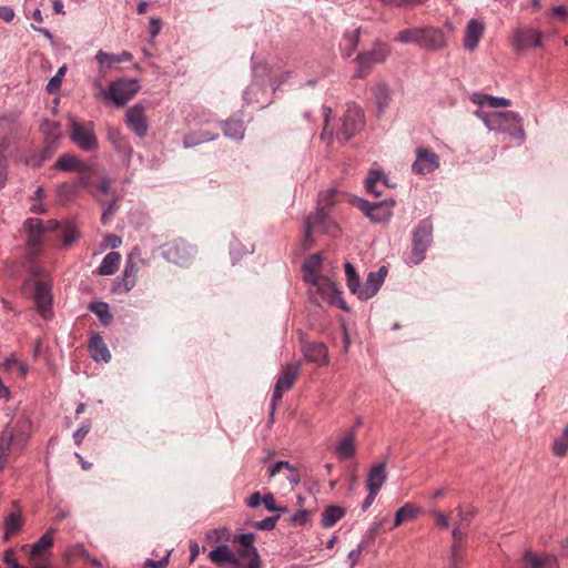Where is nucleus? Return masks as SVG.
<instances>
[{"instance_id":"nucleus-24","label":"nucleus","mask_w":568,"mask_h":568,"mask_svg":"<svg viewBox=\"0 0 568 568\" xmlns=\"http://www.w3.org/2000/svg\"><path fill=\"white\" fill-rule=\"evenodd\" d=\"M108 140L116 150V152L125 155L128 160L131 159L133 150L118 129L110 128L108 130Z\"/></svg>"},{"instance_id":"nucleus-45","label":"nucleus","mask_w":568,"mask_h":568,"mask_svg":"<svg viewBox=\"0 0 568 568\" xmlns=\"http://www.w3.org/2000/svg\"><path fill=\"white\" fill-rule=\"evenodd\" d=\"M41 131L45 134V142H55L60 136V125L53 121H44Z\"/></svg>"},{"instance_id":"nucleus-34","label":"nucleus","mask_w":568,"mask_h":568,"mask_svg":"<svg viewBox=\"0 0 568 568\" xmlns=\"http://www.w3.org/2000/svg\"><path fill=\"white\" fill-rule=\"evenodd\" d=\"M374 95L377 104V112L378 114H382L390 103V91L387 85L379 84L376 87Z\"/></svg>"},{"instance_id":"nucleus-8","label":"nucleus","mask_w":568,"mask_h":568,"mask_svg":"<svg viewBox=\"0 0 568 568\" xmlns=\"http://www.w3.org/2000/svg\"><path fill=\"white\" fill-rule=\"evenodd\" d=\"M301 363H290L282 367L281 373L277 376L275 387L272 395V410L273 416L275 407L282 400L283 393L288 392L300 374Z\"/></svg>"},{"instance_id":"nucleus-41","label":"nucleus","mask_w":568,"mask_h":568,"mask_svg":"<svg viewBox=\"0 0 568 568\" xmlns=\"http://www.w3.org/2000/svg\"><path fill=\"white\" fill-rule=\"evenodd\" d=\"M345 274H346V282H347V286H348L349 291L356 295L357 291L359 288V285H361V281H359V276L356 273L355 267L349 262H347L345 264Z\"/></svg>"},{"instance_id":"nucleus-53","label":"nucleus","mask_w":568,"mask_h":568,"mask_svg":"<svg viewBox=\"0 0 568 568\" xmlns=\"http://www.w3.org/2000/svg\"><path fill=\"white\" fill-rule=\"evenodd\" d=\"M359 40V29H356L354 32L345 36L346 45L348 48V51L346 53L347 57H349L353 51L357 48Z\"/></svg>"},{"instance_id":"nucleus-43","label":"nucleus","mask_w":568,"mask_h":568,"mask_svg":"<svg viewBox=\"0 0 568 568\" xmlns=\"http://www.w3.org/2000/svg\"><path fill=\"white\" fill-rule=\"evenodd\" d=\"M138 272V266L133 263V252L129 255L123 276H124V285L126 290H130L135 282V274Z\"/></svg>"},{"instance_id":"nucleus-56","label":"nucleus","mask_w":568,"mask_h":568,"mask_svg":"<svg viewBox=\"0 0 568 568\" xmlns=\"http://www.w3.org/2000/svg\"><path fill=\"white\" fill-rule=\"evenodd\" d=\"M465 529L460 526H455V528L452 531V536L454 539V546H453V556H457V542L462 541L465 537Z\"/></svg>"},{"instance_id":"nucleus-17","label":"nucleus","mask_w":568,"mask_h":568,"mask_svg":"<svg viewBox=\"0 0 568 568\" xmlns=\"http://www.w3.org/2000/svg\"><path fill=\"white\" fill-rule=\"evenodd\" d=\"M420 47L427 50H437L446 44L445 33L439 28H422Z\"/></svg>"},{"instance_id":"nucleus-28","label":"nucleus","mask_w":568,"mask_h":568,"mask_svg":"<svg viewBox=\"0 0 568 568\" xmlns=\"http://www.w3.org/2000/svg\"><path fill=\"white\" fill-rule=\"evenodd\" d=\"M379 183L384 186H387V178L384 175V173L377 170L369 171L365 181V187L367 192L374 194L375 196L382 195L383 190L378 187Z\"/></svg>"},{"instance_id":"nucleus-60","label":"nucleus","mask_w":568,"mask_h":568,"mask_svg":"<svg viewBox=\"0 0 568 568\" xmlns=\"http://www.w3.org/2000/svg\"><path fill=\"white\" fill-rule=\"evenodd\" d=\"M199 144H201V141H200L197 132H193V133L186 134L183 138V146L185 149L193 148V146H196Z\"/></svg>"},{"instance_id":"nucleus-5","label":"nucleus","mask_w":568,"mask_h":568,"mask_svg":"<svg viewBox=\"0 0 568 568\" xmlns=\"http://www.w3.org/2000/svg\"><path fill=\"white\" fill-rule=\"evenodd\" d=\"M433 242V224L429 220H423L413 232L410 263L419 264L425 258L427 248Z\"/></svg>"},{"instance_id":"nucleus-51","label":"nucleus","mask_w":568,"mask_h":568,"mask_svg":"<svg viewBox=\"0 0 568 568\" xmlns=\"http://www.w3.org/2000/svg\"><path fill=\"white\" fill-rule=\"evenodd\" d=\"M552 453L558 457H564L568 453V439L562 436L555 439Z\"/></svg>"},{"instance_id":"nucleus-36","label":"nucleus","mask_w":568,"mask_h":568,"mask_svg":"<svg viewBox=\"0 0 568 568\" xmlns=\"http://www.w3.org/2000/svg\"><path fill=\"white\" fill-rule=\"evenodd\" d=\"M89 310L93 312L100 320L101 324L106 326L112 322V315L109 305L104 302H93L89 304Z\"/></svg>"},{"instance_id":"nucleus-46","label":"nucleus","mask_w":568,"mask_h":568,"mask_svg":"<svg viewBox=\"0 0 568 568\" xmlns=\"http://www.w3.org/2000/svg\"><path fill=\"white\" fill-rule=\"evenodd\" d=\"M322 267V256L320 253L311 255L304 261L302 270L304 273H317Z\"/></svg>"},{"instance_id":"nucleus-64","label":"nucleus","mask_w":568,"mask_h":568,"mask_svg":"<svg viewBox=\"0 0 568 568\" xmlns=\"http://www.w3.org/2000/svg\"><path fill=\"white\" fill-rule=\"evenodd\" d=\"M262 503L264 504L265 508L268 511L277 510V506H276L275 498H274L273 494H271V493L265 494L262 498Z\"/></svg>"},{"instance_id":"nucleus-50","label":"nucleus","mask_w":568,"mask_h":568,"mask_svg":"<svg viewBox=\"0 0 568 568\" xmlns=\"http://www.w3.org/2000/svg\"><path fill=\"white\" fill-rule=\"evenodd\" d=\"M280 516L267 517L260 521H254L252 526L258 530H273L276 526Z\"/></svg>"},{"instance_id":"nucleus-22","label":"nucleus","mask_w":568,"mask_h":568,"mask_svg":"<svg viewBox=\"0 0 568 568\" xmlns=\"http://www.w3.org/2000/svg\"><path fill=\"white\" fill-rule=\"evenodd\" d=\"M484 33V24L481 22H479L478 20H475V19H471L467 27H466V31H465V40H464V45L466 49L468 50H474L481 36Z\"/></svg>"},{"instance_id":"nucleus-59","label":"nucleus","mask_w":568,"mask_h":568,"mask_svg":"<svg viewBox=\"0 0 568 568\" xmlns=\"http://www.w3.org/2000/svg\"><path fill=\"white\" fill-rule=\"evenodd\" d=\"M365 548V540H362V542L348 554V559L351 560L352 568L357 564L358 558Z\"/></svg>"},{"instance_id":"nucleus-62","label":"nucleus","mask_w":568,"mask_h":568,"mask_svg":"<svg viewBox=\"0 0 568 568\" xmlns=\"http://www.w3.org/2000/svg\"><path fill=\"white\" fill-rule=\"evenodd\" d=\"M169 556H170V554H168L165 557H163L160 560L148 559L145 561L144 566L146 568H165L169 564Z\"/></svg>"},{"instance_id":"nucleus-32","label":"nucleus","mask_w":568,"mask_h":568,"mask_svg":"<svg viewBox=\"0 0 568 568\" xmlns=\"http://www.w3.org/2000/svg\"><path fill=\"white\" fill-rule=\"evenodd\" d=\"M120 260H121V255L118 252L108 253L99 266V274H101V275L114 274L119 267Z\"/></svg>"},{"instance_id":"nucleus-7","label":"nucleus","mask_w":568,"mask_h":568,"mask_svg":"<svg viewBox=\"0 0 568 568\" xmlns=\"http://www.w3.org/2000/svg\"><path fill=\"white\" fill-rule=\"evenodd\" d=\"M140 90L135 79H121L111 83L109 91L102 90L105 100H111L116 106H124Z\"/></svg>"},{"instance_id":"nucleus-23","label":"nucleus","mask_w":568,"mask_h":568,"mask_svg":"<svg viewBox=\"0 0 568 568\" xmlns=\"http://www.w3.org/2000/svg\"><path fill=\"white\" fill-rule=\"evenodd\" d=\"M209 558L211 561L215 564L227 562L235 567H241V560L235 556V554L226 545H221L213 549L209 554Z\"/></svg>"},{"instance_id":"nucleus-35","label":"nucleus","mask_w":568,"mask_h":568,"mask_svg":"<svg viewBox=\"0 0 568 568\" xmlns=\"http://www.w3.org/2000/svg\"><path fill=\"white\" fill-rule=\"evenodd\" d=\"M239 559H250V562L247 565H243L241 562V567H237V568H261L262 567V561H261V557L258 555V551L256 549V547H250V548H243L240 552H239Z\"/></svg>"},{"instance_id":"nucleus-3","label":"nucleus","mask_w":568,"mask_h":568,"mask_svg":"<svg viewBox=\"0 0 568 568\" xmlns=\"http://www.w3.org/2000/svg\"><path fill=\"white\" fill-rule=\"evenodd\" d=\"M31 420L26 416H19L16 420L9 422L0 434V454L8 455L11 447L23 448L31 435Z\"/></svg>"},{"instance_id":"nucleus-18","label":"nucleus","mask_w":568,"mask_h":568,"mask_svg":"<svg viewBox=\"0 0 568 568\" xmlns=\"http://www.w3.org/2000/svg\"><path fill=\"white\" fill-rule=\"evenodd\" d=\"M387 457L384 462L373 465L366 478L367 490L379 491L387 479L386 465Z\"/></svg>"},{"instance_id":"nucleus-27","label":"nucleus","mask_w":568,"mask_h":568,"mask_svg":"<svg viewBox=\"0 0 568 568\" xmlns=\"http://www.w3.org/2000/svg\"><path fill=\"white\" fill-rule=\"evenodd\" d=\"M346 515V509L338 505H329L322 513L321 525L324 528L333 527Z\"/></svg>"},{"instance_id":"nucleus-9","label":"nucleus","mask_w":568,"mask_h":568,"mask_svg":"<svg viewBox=\"0 0 568 568\" xmlns=\"http://www.w3.org/2000/svg\"><path fill=\"white\" fill-rule=\"evenodd\" d=\"M389 47L386 43L376 42L372 50L357 55V70L355 77L365 78L369 74L376 63H382L389 54Z\"/></svg>"},{"instance_id":"nucleus-25","label":"nucleus","mask_w":568,"mask_h":568,"mask_svg":"<svg viewBox=\"0 0 568 568\" xmlns=\"http://www.w3.org/2000/svg\"><path fill=\"white\" fill-rule=\"evenodd\" d=\"M335 454L341 460H346L355 455V432L351 430L343 436L336 446Z\"/></svg>"},{"instance_id":"nucleus-54","label":"nucleus","mask_w":568,"mask_h":568,"mask_svg":"<svg viewBox=\"0 0 568 568\" xmlns=\"http://www.w3.org/2000/svg\"><path fill=\"white\" fill-rule=\"evenodd\" d=\"M91 429V423L85 422L82 424L74 433H73V440L77 446H80L83 442V438L87 436V434Z\"/></svg>"},{"instance_id":"nucleus-44","label":"nucleus","mask_w":568,"mask_h":568,"mask_svg":"<svg viewBox=\"0 0 568 568\" xmlns=\"http://www.w3.org/2000/svg\"><path fill=\"white\" fill-rule=\"evenodd\" d=\"M58 236L62 237L63 246H70L79 237V231L73 224L67 223L63 225Z\"/></svg>"},{"instance_id":"nucleus-39","label":"nucleus","mask_w":568,"mask_h":568,"mask_svg":"<svg viewBox=\"0 0 568 568\" xmlns=\"http://www.w3.org/2000/svg\"><path fill=\"white\" fill-rule=\"evenodd\" d=\"M422 28L405 29L398 32L396 40L402 43H417L420 45Z\"/></svg>"},{"instance_id":"nucleus-48","label":"nucleus","mask_w":568,"mask_h":568,"mask_svg":"<svg viewBox=\"0 0 568 568\" xmlns=\"http://www.w3.org/2000/svg\"><path fill=\"white\" fill-rule=\"evenodd\" d=\"M456 511H457V523H456V526H460L463 528H468V526L470 525V521L475 515V511L473 510H469V511H465L460 506L456 508Z\"/></svg>"},{"instance_id":"nucleus-10","label":"nucleus","mask_w":568,"mask_h":568,"mask_svg":"<svg viewBox=\"0 0 568 568\" xmlns=\"http://www.w3.org/2000/svg\"><path fill=\"white\" fill-rule=\"evenodd\" d=\"M355 204L372 222L384 223L390 219L395 201L390 199L368 202L364 199H356Z\"/></svg>"},{"instance_id":"nucleus-31","label":"nucleus","mask_w":568,"mask_h":568,"mask_svg":"<svg viewBox=\"0 0 568 568\" xmlns=\"http://www.w3.org/2000/svg\"><path fill=\"white\" fill-rule=\"evenodd\" d=\"M55 530L53 528H49L45 534H43L37 542H34L31 547L30 555L32 557L40 556L44 550H48L53 545V535Z\"/></svg>"},{"instance_id":"nucleus-52","label":"nucleus","mask_w":568,"mask_h":568,"mask_svg":"<svg viewBox=\"0 0 568 568\" xmlns=\"http://www.w3.org/2000/svg\"><path fill=\"white\" fill-rule=\"evenodd\" d=\"M310 515V510L300 509L290 518V523L294 526H303L308 523Z\"/></svg>"},{"instance_id":"nucleus-13","label":"nucleus","mask_w":568,"mask_h":568,"mask_svg":"<svg viewBox=\"0 0 568 568\" xmlns=\"http://www.w3.org/2000/svg\"><path fill=\"white\" fill-rule=\"evenodd\" d=\"M387 275L386 266H381L378 271L371 272L364 283H361L356 296L359 300H368L376 295Z\"/></svg>"},{"instance_id":"nucleus-26","label":"nucleus","mask_w":568,"mask_h":568,"mask_svg":"<svg viewBox=\"0 0 568 568\" xmlns=\"http://www.w3.org/2000/svg\"><path fill=\"white\" fill-rule=\"evenodd\" d=\"M541 37L535 29H524L517 32L516 40L520 48H538L541 45Z\"/></svg>"},{"instance_id":"nucleus-38","label":"nucleus","mask_w":568,"mask_h":568,"mask_svg":"<svg viewBox=\"0 0 568 568\" xmlns=\"http://www.w3.org/2000/svg\"><path fill=\"white\" fill-rule=\"evenodd\" d=\"M95 60L99 63V71L101 77H105L106 72L113 64L116 63L115 54L106 53L102 50H99L95 54Z\"/></svg>"},{"instance_id":"nucleus-29","label":"nucleus","mask_w":568,"mask_h":568,"mask_svg":"<svg viewBox=\"0 0 568 568\" xmlns=\"http://www.w3.org/2000/svg\"><path fill=\"white\" fill-rule=\"evenodd\" d=\"M471 101L478 105H488L493 109L506 108L510 105V100L506 98H498L483 93H474Z\"/></svg>"},{"instance_id":"nucleus-6","label":"nucleus","mask_w":568,"mask_h":568,"mask_svg":"<svg viewBox=\"0 0 568 568\" xmlns=\"http://www.w3.org/2000/svg\"><path fill=\"white\" fill-rule=\"evenodd\" d=\"M70 139L81 150L90 152L98 148L93 122L80 123L74 118L69 119Z\"/></svg>"},{"instance_id":"nucleus-19","label":"nucleus","mask_w":568,"mask_h":568,"mask_svg":"<svg viewBox=\"0 0 568 568\" xmlns=\"http://www.w3.org/2000/svg\"><path fill=\"white\" fill-rule=\"evenodd\" d=\"M189 246L183 241H173L164 245V257L175 264H182L190 257Z\"/></svg>"},{"instance_id":"nucleus-15","label":"nucleus","mask_w":568,"mask_h":568,"mask_svg":"<svg viewBox=\"0 0 568 568\" xmlns=\"http://www.w3.org/2000/svg\"><path fill=\"white\" fill-rule=\"evenodd\" d=\"M302 352L307 362L318 366H325L328 363V348L322 342L302 341Z\"/></svg>"},{"instance_id":"nucleus-11","label":"nucleus","mask_w":568,"mask_h":568,"mask_svg":"<svg viewBox=\"0 0 568 568\" xmlns=\"http://www.w3.org/2000/svg\"><path fill=\"white\" fill-rule=\"evenodd\" d=\"M27 233L28 253L31 256H37L40 252L41 243L45 236L44 222L38 217H30L23 224Z\"/></svg>"},{"instance_id":"nucleus-20","label":"nucleus","mask_w":568,"mask_h":568,"mask_svg":"<svg viewBox=\"0 0 568 568\" xmlns=\"http://www.w3.org/2000/svg\"><path fill=\"white\" fill-rule=\"evenodd\" d=\"M54 169L63 172H90L91 165L81 161L78 156L64 153L60 155L57 162L53 165Z\"/></svg>"},{"instance_id":"nucleus-37","label":"nucleus","mask_w":568,"mask_h":568,"mask_svg":"<svg viewBox=\"0 0 568 568\" xmlns=\"http://www.w3.org/2000/svg\"><path fill=\"white\" fill-rule=\"evenodd\" d=\"M418 514V508L415 507L413 504H405L403 507H400L396 514H395V520L394 526L398 527L404 521L410 520L415 518Z\"/></svg>"},{"instance_id":"nucleus-30","label":"nucleus","mask_w":568,"mask_h":568,"mask_svg":"<svg viewBox=\"0 0 568 568\" xmlns=\"http://www.w3.org/2000/svg\"><path fill=\"white\" fill-rule=\"evenodd\" d=\"M222 130L225 136L235 140H242L245 133V128L242 120H227L222 123Z\"/></svg>"},{"instance_id":"nucleus-47","label":"nucleus","mask_w":568,"mask_h":568,"mask_svg":"<svg viewBox=\"0 0 568 568\" xmlns=\"http://www.w3.org/2000/svg\"><path fill=\"white\" fill-rule=\"evenodd\" d=\"M334 190L320 194L317 210H323L328 213L329 207L334 204Z\"/></svg>"},{"instance_id":"nucleus-40","label":"nucleus","mask_w":568,"mask_h":568,"mask_svg":"<svg viewBox=\"0 0 568 568\" xmlns=\"http://www.w3.org/2000/svg\"><path fill=\"white\" fill-rule=\"evenodd\" d=\"M325 285L327 286V293L329 296V303L338 306L343 311H348L346 302L342 296V292L336 287V285L328 280H326Z\"/></svg>"},{"instance_id":"nucleus-42","label":"nucleus","mask_w":568,"mask_h":568,"mask_svg":"<svg viewBox=\"0 0 568 568\" xmlns=\"http://www.w3.org/2000/svg\"><path fill=\"white\" fill-rule=\"evenodd\" d=\"M54 143L55 142H47V145L40 152V155L38 158L37 156H32L31 159H29L27 161V164L33 165V166H40L43 162L49 160L53 155V153L55 152L57 148H55Z\"/></svg>"},{"instance_id":"nucleus-57","label":"nucleus","mask_w":568,"mask_h":568,"mask_svg":"<svg viewBox=\"0 0 568 568\" xmlns=\"http://www.w3.org/2000/svg\"><path fill=\"white\" fill-rule=\"evenodd\" d=\"M116 200L118 199H113L110 203H108V205L103 209V212H102V216H101V222L103 224H106L109 219L114 214L115 210H116V206H115V203H116Z\"/></svg>"},{"instance_id":"nucleus-33","label":"nucleus","mask_w":568,"mask_h":568,"mask_svg":"<svg viewBox=\"0 0 568 568\" xmlns=\"http://www.w3.org/2000/svg\"><path fill=\"white\" fill-rule=\"evenodd\" d=\"M4 539H9L12 535L17 534L22 527V517L20 513L9 514L3 523Z\"/></svg>"},{"instance_id":"nucleus-55","label":"nucleus","mask_w":568,"mask_h":568,"mask_svg":"<svg viewBox=\"0 0 568 568\" xmlns=\"http://www.w3.org/2000/svg\"><path fill=\"white\" fill-rule=\"evenodd\" d=\"M254 539H255L254 534L248 532V534H241V535L235 536L234 541L242 545L243 548H250V547H255Z\"/></svg>"},{"instance_id":"nucleus-4","label":"nucleus","mask_w":568,"mask_h":568,"mask_svg":"<svg viewBox=\"0 0 568 568\" xmlns=\"http://www.w3.org/2000/svg\"><path fill=\"white\" fill-rule=\"evenodd\" d=\"M318 231L327 233L332 236H337L339 230L337 225L329 219L328 213L323 210H316L315 213L310 214L305 220V233L303 240L304 250H310L314 243L312 233Z\"/></svg>"},{"instance_id":"nucleus-12","label":"nucleus","mask_w":568,"mask_h":568,"mask_svg":"<svg viewBox=\"0 0 568 568\" xmlns=\"http://www.w3.org/2000/svg\"><path fill=\"white\" fill-rule=\"evenodd\" d=\"M52 285L49 281H36L33 300L38 310V313L44 320H48L52 315Z\"/></svg>"},{"instance_id":"nucleus-21","label":"nucleus","mask_w":568,"mask_h":568,"mask_svg":"<svg viewBox=\"0 0 568 568\" xmlns=\"http://www.w3.org/2000/svg\"><path fill=\"white\" fill-rule=\"evenodd\" d=\"M89 348L91 353V357L94 362H104L109 363L111 359V354L108 349L106 344L104 343L102 336L99 333H93L90 337Z\"/></svg>"},{"instance_id":"nucleus-49","label":"nucleus","mask_w":568,"mask_h":568,"mask_svg":"<svg viewBox=\"0 0 568 568\" xmlns=\"http://www.w3.org/2000/svg\"><path fill=\"white\" fill-rule=\"evenodd\" d=\"M523 561L526 562L527 568H542L539 556L535 555L530 548L524 551Z\"/></svg>"},{"instance_id":"nucleus-1","label":"nucleus","mask_w":568,"mask_h":568,"mask_svg":"<svg viewBox=\"0 0 568 568\" xmlns=\"http://www.w3.org/2000/svg\"><path fill=\"white\" fill-rule=\"evenodd\" d=\"M331 113L332 109L329 106H323L324 129L321 134L323 140L327 139L331 141L335 135L339 142L345 143L364 126V115L362 109L356 104H349L344 115L339 119L341 123L336 132H328V118Z\"/></svg>"},{"instance_id":"nucleus-16","label":"nucleus","mask_w":568,"mask_h":568,"mask_svg":"<svg viewBox=\"0 0 568 568\" xmlns=\"http://www.w3.org/2000/svg\"><path fill=\"white\" fill-rule=\"evenodd\" d=\"M126 124L139 138H144L146 135L149 125L144 115L143 105L135 104L128 110Z\"/></svg>"},{"instance_id":"nucleus-63","label":"nucleus","mask_w":568,"mask_h":568,"mask_svg":"<svg viewBox=\"0 0 568 568\" xmlns=\"http://www.w3.org/2000/svg\"><path fill=\"white\" fill-rule=\"evenodd\" d=\"M63 225L60 224L57 220H49L44 222V233L54 232L57 235L62 230Z\"/></svg>"},{"instance_id":"nucleus-61","label":"nucleus","mask_w":568,"mask_h":568,"mask_svg":"<svg viewBox=\"0 0 568 568\" xmlns=\"http://www.w3.org/2000/svg\"><path fill=\"white\" fill-rule=\"evenodd\" d=\"M61 84H62V80L59 79L58 77L53 75L49 80V82H48V84L45 87V90L50 94L58 93L60 91Z\"/></svg>"},{"instance_id":"nucleus-14","label":"nucleus","mask_w":568,"mask_h":568,"mask_svg":"<svg viewBox=\"0 0 568 568\" xmlns=\"http://www.w3.org/2000/svg\"><path fill=\"white\" fill-rule=\"evenodd\" d=\"M439 166L438 155L429 149L418 148L416 150V160L412 165L413 172L417 174H427Z\"/></svg>"},{"instance_id":"nucleus-2","label":"nucleus","mask_w":568,"mask_h":568,"mask_svg":"<svg viewBox=\"0 0 568 568\" xmlns=\"http://www.w3.org/2000/svg\"><path fill=\"white\" fill-rule=\"evenodd\" d=\"M490 131L508 133L514 138L521 139L524 129L520 116L513 111L476 112Z\"/></svg>"},{"instance_id":"nucleus-58","label":"nucleus","mask_w":568,"mask_h":568,"mask_svg":"<svg viewBox=\"0 0 568 568\" xmlns=\"http://www.w3.org/2000/svg\"><path fill=\"white\" fill-rule=\"evenodd\" d=\"M382 524H383L382 521L376 523L367 530V532L363 539V540H365V547H367L371 542H373L375 540V537L378 534V531L382 527Z\"/></svg>"}]
</instances>
